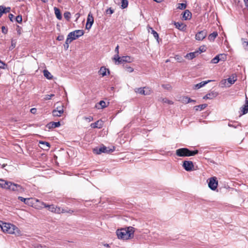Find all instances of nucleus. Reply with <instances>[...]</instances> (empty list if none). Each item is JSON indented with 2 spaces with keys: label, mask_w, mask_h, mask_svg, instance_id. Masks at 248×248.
<instances>
[{
  "label": "nucleus",
  "mask_w": 248,
  "mask_h": 248,
  "mask_svg": "<svg viewBox=\"0 0 248 248\" xmlns=\"http://www.w3.org/2000/svg\"><path fill=\"white\" fill-rule=\"evenodd\" d=\"M135 228L133 227H128L126 228L118 229L116 231V234L119 239L127 240L134 236Z\"/></svg>",
  "instance_id": "1"
},
{
  "label": "nucleus",
  "mask_w": 248,
  "mask_h": 248,
  "mask_svg": "<svg viewBox=\"0 0 248 248\" xmlns=\"http://www.w3.org/2000/svg\"><path fill=\"white\" fill-rule=\"evenodd\" d=\"M84 33V31L82 30H77L70 32L68 34L65 44L63 45L64 49L67 50L69 47V44L73 40L82 36Z\"/></svg>",
  "instance_id": "2"
},
{
  "label": "nucleus",
  "mask_w": 248,
  "mask_h": 248,
  "mask_svg": "<svg viewBox=\"0 0 248 248\" xmlns=\"http://www.w3.org/2000/svg\"><path fill=\"white\" fill-rule=\"evenodd\" d=\"M199 153L198 150L194 151L190 150L187 148H182L176 150V155L179 157H186L194 156Z\"/></svg>",
  "instance_id": "3"
},
{
  "label": "nucleus",
  "mask_w": 248,
  "mask_h": 248,
  "mask_svg": "<svg viewBox=\"0 0 248 248\" xmlns=\"http://www.w3.org/2000/svg\"><path fill=\"white\" fill-rule=\"evenodd\" d=\"M116 64H120L123 62H131L133 61V58L129 56L120 57L119 55H115L113 58Z\"/></svg>",
  "instance_id": "4"
},
{
  "label": "nucleus",
  "mask_w": 248,
  "mask_h": 248,
  "mask_svg": "<svg viewBox=\"0 0 248 248\" xmlns=\"http://www.w3.org/2000/svg\"><path fill=\"white\" fill-rule=\"evenodd\" d=\"M115 149L113 147V149H109V148H108L104 145H103L102 146L98 148L96 147L95 148H94L93 150V152L94 154H96L97 155L100 154L102 153H110L113 152L114 151Z\"/></svg>",
  "instance_id": "5"
},
{
  "label": "nucleus",
  "mask_w": 248,
  "mask_h": 248,
  "mask_svg": "<svg viewBox=\"0 0 248 248\" xmlns=\"http://www.w3.org/2000/svg\"><path fill=\"white\" fill-rule=\"evenodd\" d=\"M8 186V189L17 192L18 193H22L24 191V189L22 186L11 182H10Z\"/></svg>",
  "instance_id": "6"
},
{
  "label": "nucleus",
  "mask_w": 248,
  "mask_h": 248,
  "mask_svg": "<svg viewBox=\"0 0 248 248\" xmlns=\"http://www.w3.org/2000/svg\"><path fill=\"white\" fill-rule=\"evenodd\" d=\"M208 186L212 190H215L218 186V181L217 177H212L208 179Z\"/></svg>",
  "instance_id": "7"
},
{
  "label": "nucleus",
  "mask_w": 248,
  "mask_h": 248,
  "mask_svg": "<svg viewBox=\"0 0 248 248\" xmlns=\"http://www.w3.org/2000/svg\"><path fill=\"white\" fill-rule=\"evenodd\" d=\"M134 91L136 93L144 95H150L152 93L151 90L147 87L137 88L135 89Z\"/></svg>",
  "instance_id": "8"
},
{
  "label": "nucleus",
  "mask_w": 248,
  "mask_h": 248,
  "mask_svg": "<svg viewBox=\"0 0 248 248\" xmlns=\"http://www.w3.org/2000/svg\"><path fill=\"white\" fill-rule=\"evenodd\" d=\"M182 166L186 171H190L194 170V164L191 161H184L183 163Z\"/></svg>",
  "instance_id": "9"
},
{
  "label": "nucleus",
  "mask_w": 248,
  "mask_h": 248,
  "mask_svg": "<svg viewBox=\"0 0 248 248\" xmlns=\"http://www.w3.org/2000/svg\"><path fill=\"white\" fill-rule=\"evenodd\" d=\"M94 22V18L93 14L90 12L88 15L87 22L86 24V29L90 30Z\"/></svg>",
  "instance_id": "10"
},
{
  "label": "nucleus",
  "mask_w": 248,
  "mask_h": 248,
  "mask_svg": "<svg viewBox=\"0 0 248 248\" xmlns=\"http://www.w3.org/2000/svg\"><path fill=\"white\" fill-rule=\"evenodd\" d=\"M18 199L23 202L25 204L32 206H33V204H34V202H36V200L33 198H24L20 196L18 197Z\"/></svg>",
  "instance_id": "11"
},
{
  "label": "nucleus",
  "mask_w": 248,
  "mask_h": 248,
  "mask_svg": "<svg viewBox=\"0 0 248 248\" xmlns=\"http://www.w3.org/2000/svg\"><path fill=\"white\" fill-rule=\"evenodd\" d=\"M207 32L206 30H204L203 31H200L197 33L195 35V38L197 40L201 41L207 35Z\"/></svg>",
  "instance_id": "12"
},
{
  "label": "nucleus",
  "mask_w": 248,
  "mask_h": 248,
  "mask_svg": "<svg viewBox=\"0 0 248 248\" xmlns=\"http://www.w3.org/2000/svg\"><path fill=\"white\" fill-rule=\"evenodd\" d=\"M242 114H246L248 112V98L246 95L245 104L240 108Z\"/></svg>",
  "instance_id": "13"
},
{
  "label": "nucleus",
  "mask_w": 248,
  "mask_h": 248,
  "mask_svg": "<svg viewBox=\"0 0 248 248\" xmlns=\"http://www.w3.org/2000/svg\"><path fill=\"white\" fill-rule=\"evenodd\" d=\"M60 125H61V124H60V122H51L48 123L46 125V127L48 129H51L52 128L58 127Z\"/></svg>",
  "instance_id": "14"
},
{
  "label": "nucleus",
  "mask_w": 248,
  "mask_h": 248,
  "mask_svg": "<svg viewBox=\"0 0 248 248\" xmlns=\"http://www.w3.org/2000/svg\"><path fill=\"white\" fill-rule=\"evenodd\" d=\"M218 95V93L216 92L213 91L207 93L203 97V99H212L215 98Z\"/></svg>",
  "instance_id": "15"
},
{
  "label": "nucleus",
  "mask_w": 248,
  "mask_h": 248,
  "mask_svg": "<svg viewBox=\"0 0 248 248\" xmlns=\"http://www.w3.org/2000/svg\"><path fill=\"white\" fill-rule=\"evenodd\" d=\"M191 13L188 10H186L183 13V19L189 20L191 18Z\"/></svg>",
  "instance_id": "16"
},
{
  "label": "nucleus",
  "mask_w": 248,
  "mask_h": 248,
  "mask_svg": "<svg viewBox=\"0 0 248 248\" xmlns=\"http://www.w3.org/2000/svg\"><path fill=\"white\" fill-rule=\"evenodd\" d=\"M212 81H213L212 80H207V81H202L201 82L195 85L194 89H195V90L199 89L203 87L206 84H207V83H209V82H211Z\"/></svg>",
  "instance_id": "17"
},
{
  "label": "nucleus",
  "mask_w": 248,
  "mask_h": 248,
  "mask_svg": "<svg viewBox=\"0 0 248 248\" xmlns=\"http://www.w3.org/2000/svg\"><path fill=\"white\" fill-rule=\"evenodd\" d=\"M199 54V51H196L193 52H190L189 53H187L186 56L185 58L189 59V60H192L193 58H195Z\"/></svg>",
  "instance_id": "18"
},
{
  "label": "nucleus",
  "mask_w": 248,
  "mask_h": 248,
  "mask_svg": "<svg viewBox=\"0 0 248 248\" xmlns=\"http://www.w3.org/2000/svg\"><path fill=\"white\" fill-rule=\"evenodd\" d=\"M18 232V229L16 226L12 224V227L10 226L7 233L9 234H16Z\"/></svg>",
  "instance_id": "19"
},
{
  "label": "nucleus",
  "mask_w": 248,
  "mask_h": 248,
  "mask_svg": "<svg viewBox=\"0 0 248 248\" xmlns=\"http://www.w3.org/2000/svg\"><path fill=\"white\" fill-rule=\"evenodd\" d=\"M36 203H38V204H37L36 206H37V208H42L43 207L45 208H47V209H49V206H51V205L47 204L43 202H40L39 200H36Z\"/></svg>",
  "instance_id": "20"
},
{
  "label": "nucleus",
  "mask_w": 248,
  "mask_h": 248,
  "mask_svg": "<svg viewBox=\"0 0 248 248\" xmlns=\"http://www.w3.org/2000/svg\"><path fill=\"white\" fill-rule=\"evenodd\" d=\"M36 203H38V204H37L36 206H37V208H42L43 207L45 208H47V209H49V206H51V205L47 204L43 202H40L39 200H36Z\"/></svg>",
  "instance_id": "21"
},
{
  "label": "nucleus",
  "mask_w": 248,
  "mask_h": 248,
  "mask_svg": "<svg viewBox=\"0 0 248 248\" xmlns=\"http://www.w3.org/2000/svg\"><path fill=\"white\" fill-rule=\"evenodd\" d=\"M148 31L149 32H151V33L153 35L155 39L158 42L159 35L157 32L156 31H155L152 27H149Z\"/></svg>",
  "instance_id": "22"
},
{
  "label": "nucleus",
  "mask_w": 248,
  "mask_h": 248,
  "mask_svg": "<svg viewBox=\"0 0 248 248\" xmlns=\"http://www.w3.org/2000/svg\"><path fill=\"white\" fill-rule=\"evenodd\" d=\"M91 126L93 128H101L102 127V124H101V122L97 121L95 123L91 124Z\"/></svg>",
  "instance_id": "23"
},
{
  "label": "nucleus",
  "mask_w": 248,
  "mask_h": 248,
  "mask_svg": "<svg viewBox=\"0 0 248 248\" xmlns=\"http://www.w3.org/2000/svg\"><path fill=\"white\" fill-rule=\"evenodd\" d=\"M107 71H108V73L109 74V70L108 69H107L105 67L102 66L100 68V69L99 70L98 72H99V75H102V77H104L105 76H106L107 75V74H106Z\"/></svg>",
  "instance_id": "24"
},
{
  "label": "nucleus",
  "mask_w": 248,
  "mask_h": 248,
  "mask_svg": "<svg viewBox=\"0 0 248 248\" xmlns=\"http://www.w3.org/2000/svg\"><path fill=\"white\" fill-rule=\"evenodd\" d=\"M54 10L55 14L57 18L58 19L61 20L62 18V16L61 15V12H60V10H59V9L55 7L54 8Z\"/></svg>",
  "instance_id": "25"
},
{
  "label": "nucleus",
  "mask_w": 248,
  "mask_h": 248,
  "mask_svg": "<svg viewBox=\"0 0 248 248\" xmlns=\"http://www.w3.org/2000/svg\"><path fill=\"white\" fill-rule=\"evenodd\" d=\"M10 226L12 227V224L10 223H4L2 227V230L3 232L7 233L8 230L9 229Z\"/></svg>",
  "instance_id": "26"
},
{
  "label": "nucleus",
  "mask_w": 248,
  "mask_h": 248,
  "mask_svg": "<svg viewBox=\"0 0 248 248\" xmlns=\"http://www.w3.org/2000/svg\"><path fill=\"white\" fill-rule=\"evenodd\" d=\"M9 183H10V182L6 181H5V180L2 179V180H1V187H0L2 188H5V189H8Z\"/></svg>",
  "instance_id": "27"
},
{
  "label": "nucleus",
  "mask_w": 248,
  "mask_h": 248,
  "mask_svg": "<svg viewBox=\"0 0 248 248\" xmlns=\"http://www.w3.org/2000/svg\"><path fill=\"white\" fill-rule=\"evenodd\" d=\"M217 31H214L213 33L209 34L208 39L210 41H214L215 38L217 37Z\"/></svg>",
  "instance_id": "28"
},
{
  "label": "nucleus",
  "mask_w": 248,
  "mask_h": 248,
  "mask_svg": "<svg viewBox=\"0 0 248 248\" xmlns=\"http://www.w3.org/2000/svg\"><path fill=\"white\" fill-rule=\"evenodd\" d=\"M39 144H42L43 145L42 148L45 150H48L50 147V144L46 141H40Z\"/></svg>",
  "instance_id": "29"
},
{
  "label": "nucleus",
  "mask_w": 248,
  "mask_h": 248,
  "mask_svg": "<svg viewBox=\"0 0 248 248\" xmlns=\"http://www.w3.org/2000/svg\"><path fill=\"white\" fill-rule=\"evenodd\" d=\"M207 106V104H203L198 106H196L194 107V108L196 111H198L199 110H202L204 109L205 108H206Z\"/></svg>",
  "instance_id": "30"
},
{
  "label": "nucleus",
  "mask_w": 248,
  "mask_h": 248,
  "mask_svg": "<svg viewBox=\"0 0 248 248\" xmlns=\"http://www.w3.org/2000/svg\"><path fill=\"white\" fill-rule=\"evenodd\" d=\"M44 76L48 79L52 78L53 76L47 70H44L43 71Z\"/></svg>",
  "instance_id": "31"
},
{
  "label": "nucleus",
  "mask_w": 248,
  "mask_h": 248,
  "mask_svg": "<svg viewBox=\"0 0 248 248\" xmlns=\"http://www.w3.org/2000/svg\"><path fill=\"white\" fill-rule=\"evenodd\" d=\"M52 115L54 117H60V116H61L62 115V114L63 113L62 111H60L54 109L52 111Z\"/></svg>",
  "instance_id": "32"
},
{
  "label": "nucleus",
  "mask_w": 248,
  "mask_h": 248,
  "mask_svg": "<svg viewBox=\"0 0 248 248\" xmlns=\"http://www.w3.org/2000/svg\"><path fill=\"white\" fill-rule=\"evenodd\" d=\"M176 27L178 28L179 30H183L184 28H185V26H184L183 24L180 22H175L174 23Z\"/></svg>",
  "instance_id": "33"
},
{
  "label": "nucleus",
  "mask_w": 248,
  "mask_h": 248,
  "mask_svg": "<svg viewBox=\"0 0 248 248\" xmlns=\"http://www.w3.org/2000/svg\"><path fill=\"white\" fill-rule=\"evenodd\" d=\"M123 67L127 72L131 73L134 71V69L132 67L128 66L127 64H124Z\"/></svg>",
  "instance_id": "34"
},
{
  "label": "nucleus",
  "mask_w": 248,
  "mask_h": 248,
  "mask_svg": "<svg viewBox=\"0 0 248 248\" xmlns=\"http://www.w3.org/2000/svg\"><path fill=\"white\" fill-rule=\"evenodd\" d=\"M227 80L230 84V85L228 86L229 87L235 82V81L236 80V79L234 77H233L232 78L230 77L228 78L227 79Z\"/></svg>",
  "instance_id": "35"
},
{
  "label": "nucleus",
  "mask_w": 248,
  "mask_h": 248,
  "mask_svg": "<svg viewBox=\"0 0 248 248\" xmlns=\"http://www.w3.org/2000/svg\"><path fill=\"white\" fill-rule=\"evenodd\" d=\"M219 54L217 55L215 57H214L211 61L212 63H217L219 62Z\"/></svg>",
  "instance_id": "36"
},
{
  "label": "nucleus",
  "mask_w": 248,
  "mask_h": 248,
  "mask_svg": "<svg viewBox=\"0 0 248 248\" xmlns=\"http://www.w3.org/2000/svg\"><path fill=\"white\" fill-rule=\"evenodd\" d=\"M128 4V1L127 0H122L121 7L123 9L126 8Z\"/></svg>",
  "instance_id": "37"
},
{
  "label": "nucleus",
  "mask_w": 248,
  "mask_h": 248,
  "mask_svg": "<svg viewBox=\"0 0 248 248\" xmlns=\"http://www.w3.org/2000/svg\"><path fill=\"white\" fill-rule=\"evenodd\" d=\"M241 41L242 42V45L245 49H247L248 50V42L245 41L244 38H241Z\"/></svg>",
  "instance_id": "38"
},
{
  "label": "nucleus",
  "mask_w": 248,
  "mask_h": 248,
  "mask_svg": "<svg viewBox=\"0 0 248 248\" xmlns=\"http://www.w3.org/2000/svg\"><path fill=\"white\" fill-rule=\"evenodd\" d=\"M174 59L179 62H182L184 61L183 58L179 55H175Z\"/></svg>",
  "instance_id": "39"
},
{
  "label": "nucleus",
  "mask_w": 248,
  "mask_h": 248,
  "mask_svg": "<svg viewBox=\"0 0 248 248\" xmlns=\"http://www.w3.org/2000/svg\"><path fill=\"white\" fill-rule=\"evenodd\" d=\"M186 7V4L184 3H181L178 4L177 9L180 10L185 9Z\"/></svg>",
  "instance_id": "40"
},
{
  "label": "nucleus",
  "mask_w": 248,
  "mask_h": 248,
  "mask_svg": "<svg viewBox=\"0 0 248 248\" xmlns=\"http://www.w3.org/2000/svg\"><path fill=\"white\" fill-rule=\"evenodd\" d=\"M189 97L188 96H183L181 98V102L184 104L189 103Z\"/></svg>",
  "instance_id": "41"
},
{
  "label": "nucleus",
  "mask_w": 248,
  "mask_h": 248,
  "mask_svg": "<svg viewBox=\"0 0 248 248\" xmlns=\"http://www.w3.org/2000/svg\"><path fill=\"white\" fill-rule=\"evenodd\" d=\"M64 17L68 21H69L71 18V14L69 12H65L63 14Z\"/></svg>",
  "instance_id": "42"
},
{
  "label": "nucleus",
  "mask_w": 248,
  "mask_h": 248,
  "mask_svg": "<svg viewBox=\"0 0 248 248\" xmlns=\"http://www.w3.org/2000/svg\"><path fill=\"white\" fill-rule=\"evenodd\" d=\"M55 209H56V211L55 212V213L60 214L61 213L65 212V211L64 209H61L59 207L56 206Z\"/></svg>",
  "instance_id": "43"
},
{
  "label": "nucleus",
  "mask_w": 248,
  "mask_h": 248,
  "mask_svg": "<svg viewBox=\"0 0 248 248\" xmlns=\"http://www.w3.org/2000/svg\"><path fill=\"white\" fill-rule=\"evenodd\" d=\"M220 61H225L227 59V56L225 54H219Z\"/></svg>",
  "instance_id": "44"
},
{
  "label": "nucleus",
  "mask_w": 248,
  "mask_h": 248,
  "mask_svg": "<svg viewBox=\"0 0 248 248\" xmlns=\"http://www.w3.org/2000/svg\"><path fill=\"white\" fill-rule=\"evenodd\" d=\"M98 104L101 106V108H104L107 107L106 102L103 100L100 101Z\"/></svg>",
  "instance_id": "45"
},
{
  "label": "nucleus",
  "mask_w": 248,
  "mask_h": 248,
  "mask_svg": "<svg viewBox=\"0 0 248 248\" xmlns=\"http://www.w3.org/2000/svg\"><path fill=\"white\" fill-rule=\"evenodd\" d=\"M16 41L14 39H12L11 46L10 47V49L11 50L13 49L14 48H15L16 47Z\"/></svg>",
  "instance_id": "46"
},
{
  "label": "nucleus",
  "mask_w": 248,
  "mask_h": 248,
  "mask_svg": "<svg viewBox=\"0 0 248 248\" xmlns=\"http://www.w3.org/2000/svg\"><path fill=\"white\" fill-rule=\"evenodd\" d=\"M55 110L62 111V113H63V106L62 105H61V106H58Z\"/></svg>",
  "instance_id": "47"
},
{
  "label": "nucleus",
  "mask_w": 248,
  "mask_h": 248,
  "mask_svg": "<svg viewBox=\"0 0 248 248\" xmlns=\"http://www.w3.org/2000/svg\"><path fill=\"white\" fill-rule=\"evenodd\" d=\"M16 20L17 23H21L22 21V17L21 16L18 15L16 18Z\"/></svg>",
  "instance_id": "48"
},
{
  "label": "nucleus",
  "mask_w": 248,
  "mask_h": 248,
  "mask_svg": "<svg viewBox=\"0 0 248 248\" xmlns=\"http://www.w3.org/2000/svg\"><path fill=\"white\" fill-rule=\"evenodd\" d=\"M55 206L52 204L51 206H49V209L48 210L51 212L55 213L56 211V209H55Z\"/></svg>",
  "instance_id": "49"
},
{
  "label": "nucleus",
  "mask_w": 248,
  "mask_h": 248,
  "mask_svg": "<svg viewBox=\"0 0 248 248\" xmlns=\"http://www.w3.org/2000/svg\"><path fill=\"white\" fill-rule=\"evenodd\" d=\"M54 96V94H46V95H45V97L44 99L46 100H50Z\"/></svg>",
  "instance_id": "50"
},
{
  "label": "nucleus",
  "mask_w": 248,
  "mask_h": 248,
  "mask_svg": "<svg viewBox=\"0 0 248 248\" xmlns=\"http://www.w3.org/2000/svg\"><path fill=\"white\" fill-rule=\"evenodd\" d=\"M199 50L198 51H199V54H200L202 52H205L206 51V49L205 48V46H201L199 47Z\"/></svg>",
  "instance_id": "51"
},
{
  "label": "nucleus",
  "mask_w": 248,
  "mask_h": 248,
  "mask_svg": "<svg viewBox=\"0 0 248 248\" xmlns=\"http://www.w3.org/2000/svg\"><path fill=\"white\" fill-rule=\"evenodd\" d=\"M16 30L17 31V32L18 34V35H20L21 33V31H22L21 27H20L19 26L17 25L16 26Z\"/></svg>",
  "instance_id": "52"
},
{
  "label": "nucleus",
  "mask_w": 248,
  "mask_h": 248,
  "mask_svg": "<svg viewBox=\"0 0 248 248\" xmlns=\"http://www.w3.org/2000/svg\"><path fill=\"white\" fill-rule=\"evenodd\" d=\"M83 118L84 119L87 121L88 122H91L93 120V117L92 116L84 117Z\"/></svg>",
  "instance_id": "53"
},
{
  "label": "nucleus",
  "mask_w": 248,
  "mask_h": 248,
  "mask_svg": "<svg viewBox=\"0 0 248 248\" xmlns=\"http://www.w3.org/2000/svg\"><path fill=\"white\" fill-rule=\"evenodd\" d=\"M1 31L4 34H6L8 32V29L5 26H2Z\"/></svg>",
  "instance_id": "54"
},
{
  "label": "nucleus",
  "mask_w": 248,
  "mask_h": 248,
  "mask_svg": "<svg viewBox=\"0 0 248 248\" xmlns=\"http://www.w3.org/2000/svg\"><path fill=\"white\" fill-rule=\"evenodd\" d=\"M107 14H112L114 13V10L111 8L108 9L106 11Z\"/></svg>",
  "instance_id": "55"
},
{
  "label": "nucleus",
  "mask_w": 248,
  "mask_h": 248,
  "mask_svg": "<svg viewBox=\"0 0 248 248\" xmlns=\"http://www.w3.org/2000/svg\"><path fill=\"white\" fill-rule=\"evenodd\" d=\"M5 63L0 60V68L4 69Z\"/></svg>",
  "instance_id": "56"
},
{
  "label": "nucleus",
  "mask_w": 248,
  "mask_h": 248,
  "mask_svg": "<svg viewBox=\"0 0 248 248\" xmlns=\"http://www.w3.org/2000/svg\"><path fill=\"white\" fill-rule=\"evenodd\" d=\"M63 39H64V36L62 35H60L57 38V40L58 41H62Z\"/></svg>",
  "instance_id": "57"
},
{
  "label": "nucleus",
  "mask_w": 248,
  "mask_h": 248,
  "mask_svg": "<svg viewBox=\"0 0 248 248\" xmlns=\"http://www.w3.org/2000/svg\"><path fill=\"white\" fill-rule=\"evenodd\" d=\"M163 100L164 102L168 103V104H172L173 103L171 101L167 99L166 98L164 99Z\"/></svg>",
  "instance_id": "58"
},
{
  "label": "nucleus",
  "mask_w": 248,
  "mask_h": 248,
  "mask_svg": "<svg viewBox=\"0 0 248 248\" xmlns=\"http://www.w3.org/2000/svg\"><path fill=\"white\" fill-rule=\"evenodd\" d=\"M46 246L45 245H38L36 246V248H47Z\"/></svg>",
  "instance_id": "59"
},
{
  "label": "nucleus",
  "mask_w": 248,
  "mask_h": 248,
  "mask_svg": "<svg viewBox=\"0 0 248 248\" xmlns=\"http://www.w3.org/2000/svg\"><path fill=\"white\" fill-rule=\"evenodd\" d=\"M115 52H116V55H119V46L117 45L115 47Z\"/></svg>",
  "instance_id": "60"
},
{
  "label": "nucleus",
  "mask_w": 248,
  "mask_h": 248,
  "mask_svg": "<svg viewBox=\"0 0 248 248\" xmlns=\"http://www.w3.org/2000/svg\"><path fill=\"white\" fill-rule=\"evenodd\" d=\"M4 9L5 10H4V12H3V13H8V12H9L10 11V7H7V8L4 7Z\"/></svg>",
  "instance_id": "61"
},
{
  "label": "nucleus",
  "mask_w": 248,
  "mask_h": 248,
  "mask_svg": "<svg viewBox=\"0 0 248 248\" xmlns=\"http://www.w3.org/2000/svg\"><path fill=\"white\" fill-rule=\"evenodd\" d=\"M31 112L32 114H35L36 112V109L35 108H32L31 109Z\"/></svg>",
  "instance_id": "62"
},
{
  "label": "nucleus",
  "mask_w": 248,
  "mask_h": 248,
  "mask_svg": "<svg viewBox=\"0 0 248 248\" xmlns=\"http://www.w3.org/2000/svg\"><path fill=\"white\" fill-rule=\"evenodd\" d=\"M14 17V15L12 14H10L9 15V18L10 19V20L11 21H13V18Z\"/></svg>",
  "instance_id": "63"
},
{
  "label": "nucleus",
  "mask_w": 248,
  "mask_h": 248,
  "mask_svg": "<svg viewBox=\"0 0 248 248\" xmlns=\"http://www.w3.org/2000/svg\"><path fill=\"white\" fill-rule=\"evenodd\" d=\"M188 100H189V103H193L194 104H195L196 102L195 100L191 99L189 97Z\"/></svg>",
  "instance_id": "64"
}]
</instances>
